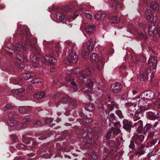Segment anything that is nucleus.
Listing matches in <instances>:
<instances>
[{"instance_id": "obj_1", "label": "nucleus", "mask_w": 160, "mask_h": 160, "mask_svg": "<svg viewBox=\"0 0 160 160\" xmlns=\"http://www.w3.org/2000/svg\"><path fill=\"white\" fill-rule=\"evenodd\" d=\"M158 93H154L153 92L147 91L141 93L138 97L134 98L132 99L130 102L127 103L128 105L133 106L134 107H137L148 109L149 106L147 102L151 101L154 98L155 95Z\"/></svg>"}, {"instance_id": "obj_2", "label": "nucleus", "mask_w": 160, "mask_h": 160, "mask_svg": "<svg viewBox=\"0 0 160 160\" xmlns=\"http://www.w3.org/2000/svg\"><path fill=\"white\" fill-rule=\"evenodd\" d=\"M108 101L103 100L102 102L100 103L99 107L101 108L99 111V115L101 118L103 120H106L108 117V112L106 109L104 110V108L106 106L107 108L110 110L112 111L114 108L117 109L118 108V106L116 102L113 101L111 96L108 95L107 97Z\"/></svg>"}, {"instance_id": "obj_3", "label": "nucleus", "mask_w": 160, "mask_h": 160, "mask_svg": "<svg viewBox=\"0 0 160 160\" xmlns=\"http://www.w3.org/2000/svg\"><path fill=\"white\" fill-rule=\"evenodd\" d=\"M66 44L68 51L71 50V52L69 55L68 59L65 61L64 62L67 64H70L72 63H76L77 61L78 56L76 53L72 50L74 44L70 42H66Z\"/></svg>"}, {"instance_id": "obj_4", "label": "nucleus", "mask_w": 160, "mask_h": 160, "mask_svg": "<svg viewBox=\"0 0 160 160\" xmlns=\"http://www.w3.org/2000/svg\"><path fill=\"white\" fill-rule=\"evenodd\" d=\"M95 70L94 67L92 65H91L87 67L86 70L80 71L79 68H76L73 70H72V72L73 74H78L77 77L79 78V79L82 80L84 76L87 75V76L89 75L92 74Z\"/></svg>"}, {"instance_id": "obj_5", "label": "nucleus", "mask_w": 160, "mask_h": 160, "mask_svg": "<svg viewBox=\"0 0 160 160\" xmlns=\"http://www.w3.org/2000/svg\"><path fill=\"white\" fill-rule=\"evenodd\" d=\"M95 42L90 41L87 44V46L84 47L81 52V55L84 58H87V56L90 53L94 48Z\"/></svg>"}, {"instance_id": "obj_6", "label": "nucleus", "mask_w": 160, "mask_h": 160, "mask_svg": "<svg viewBox=\"0 0 160 160\" xmlns=\"http://www.w3.org/2000/svg\"><path fill=\"white\" fill-rule=\"evenodd\" d=\"M101 91L100 89L98 88H97L93 89L91 93L88 90H86L85 91V94L90 100L91 101V98L92 96L97 98L100 95Z\"/></svg>"}, {"instance_id": "obj_7", "label": "nucleus", "mask_w": 160, "mask_h": 160, "mask_svg": "<svg viewBox=\"0 0 160 160\" xmlns=\"http://www.w3.org/2000/svg\"><path fill=\"white\" fill-rule=\"evenodd\" d=\"M148 32L150 36L158 33L160 37V26L154 24L153 25L149 26L148 29Z\"/></svg>"}, {"instance_id": "obj_8", "label": "nucleus", "mask_w": 160, "mask_h": 160, "mask_svg": "<svg viewBox=\"0 0 160 160\" xmlns=\"http://www.w3.org/2000/svg\"><path fill=\"white\" fill-rule=\"evenodd\" d=\"M146 18L149 22H154L158 19L157 17L154 16L152 13V11L151 9H147L144 12Z\"/></svg>"}, {"instance_id": "obj_9", "label": "nucleus", "mask_w": 160, "mask_h": 160, "mask_svg": "<svg viewBox=\"0 0 160 160\" xmlns=\"http://www.w3.org/2000/svg\"><path fill=\"white\" fill-rule=\"evenodd\" d=\"M43 61L47 64L54 65L56 63L57 60L54 57L47 55L45 57Z\"/></svg>"}, {"instance_id": "obj_10", "label": "nucleus", "mask_w": 160, "mask_h": 160, "mask_svg": "<svg viewBox=\"0 0 160 160\" xmlns=\"http://www.w3.org/2000/svg\"><path fill=\"white\" fill-rule=\"evenodd\" d=\"M122 88V85L119 83H115L112 84L110 88L111 90L114 93H118Z\"/></svg>"}, {"instance_id": "obj_11", "label": "nucleus", "mask_w": 160, "mask_h": 160, "mask_svg": "<svg viewBox=\"0 0 160 160\" xmlns=\"http://www.w3.org/2000/svg\"><path fill=\"white\" fill-rule=\"evenodd\" d=\"M148 63L152 69H154L156 68L157 65V59L154 56L150 57L148 61Z\"/></svg>"}, {"instance_id": "obj_12", "label": "nucleus", "mask_w": 160, "mask_h": 160, "mask_svg": "<svg viewBox=\"0 0 160 160\" xmlns=\"http://www.w3.org/2000/svg\"><path fill=\"white\" fill-rule=\"evenodd\" d=\"M20 28V26H18V32H20V34L21 35L23 36L25 35L29 36L30 32L28 28L26 26H21L20 27L21 30Z\"/></svg>"}, {"instance_id": "obj_13", "label": "nucleus", "mask_w": 160, "mask_h": 160, "mask_svg": "<svg viewBox=\"0 0 160 160\" xmlns=\"http://www.w3.org/2000/svg\"><path fill=\"white\" fill-rule=\"evenodd\" d=\"M30 58L33 67L35 68L38 67L39 65V61L36 55L34 53H31L30 56Z\"/></svg>"}, {"instance_id": "obj_14", "label": "nucleus", "mask_w": 160, "mask_h": 160, "mask_svg": "<svg viewBox=\"0 0 160 160\" xmlns=\"http://www.w3.org/2000/svg\"><path fill=\"white\" fill-rule=\"evenodd\" d=\"M123 128L129 132H130L132 123L126 119H124L122 122Z\"/></svg>"}, {"instance_id": "obj_15", "label": "nucleus", "mask_w": 160, "mask_h": 160, "mask_svg": "<svg viewBox=\"0 0 160 160\" xmlns=\"http://www.w3.org/2000/svg\"><path fill=\"white\" fill-rule=\"evenodd\" d=\"M14 52L17 50L21 52H23L25 50V47L22 44L19 43H17L15 46L14 48L13 49Z\"/></svg>"}, {"instance_id": "obj_16", "label": "nucleus", "mask_w": 160, "mask_h": 160, "mask_svg": "<svg viewBox=\"0 0 160 160\" xmlns=\"http://www.w3.org/2000/svg\"><path fill=\"white\" fill-rule=\"evenodd\" d=\"M94 17L97 20L100 21L108 17V15L105 13L97 12L95 13Z\"/></svg>"}, {"instance_id": "obj_17", "label": "nucleus", "mask_w": 160, "mask_h": 160, "mask_svg": "<svg viewBox=\"0 0 160 160\" xmlns=\"http://www.w3.org/2000/svg\"><path fill=\"white\" fill-rule=\"evenodd\" d=\"M78 16V14H75L73 16H70L67 18L65 22H63V23L67 25L69 28H71L72 27V25L71 24L69 23L72 20L75 19Z\"/></svg>"}, {"instance_id": "obj_18", "label": "nucleus", "mask_w": 160, "mask_h": 160, "mask_svg": "<svg viewBox=\"0 0 160 160\" xmlns=\"http://www.w3.org/2000/svg\"><path fill=\"white\" fill-rule=\"evenodd\" d=\"M150 70L148 69L145 72L141 74L139 76L140 80L142 81H144L148 78V74L150 73Z\"/></svg>"}, {"instance_id": "obj_19", "label": "nucleus", "mask_w": 160, "mask_h": 160, "mask_svg": "<svg viewBox=\"0 0 160 160\" xmlns=\"http://www.w3.org/2000/svg\"><path fill=\"white\" fill-rule=\"evenodd\" d=\"M118 0H114V2L116 3V6L112 7V9L116 12H118L119 11V8L120 10H122L123 8V5L121 2H118Z\"/></svg>"}, {"instance_id": "obj_20", "label": "nucleus", "mask_w": 160, "mask_h": 160, "mask_svg": "<svg viewBox=\"0 0 160 160\" xmlns=\"http://www.w3.org/2000/svg\"><path fill=\"white\" fill-rule=\"evenodd\" d=\"M88 76H89V75L87 76V75H86L84 77L82 78V82L85 83H86V82L87 85L88 87H91L93 85L94 81L91 79H88V78H87V77Z\"/></svg>"}, {"instance_id": "obj_21", "label": "nucleus", "mask_w": 160, "mask_h": 160, "mask_svg": "<svg viewBox=\"0 0 160 160\" xmlns=\"http://www.w3.org/2000/svg\"><path fill=\"white\" fill-rule=\"evenodd\" d=\"M150 7L153 10L159 12L160 10V4L155 2H152L150 4Z\"/></svg>"}, {"instance_id": "obj_22", "label": "nucleus", "mask_w": 160, "mask_h": 160, "mask_svg": "<svg viewBox=\"0 0 160 160\" xmlns=\"http://www.w3.org/2000/svg\"><path fill=\"white\" fill-rule=\"evenodd\" d=\"M138 126V129H141L143 127L142 122L141 120H139L136 119H134V122L132 123V126Z\"/></svg>"}, {"instance_id": "obj_23", "label": "nucleus", "mask_w": 160, "mask_h": 160, "mask_svg": "<svg viewBox=\"0 0 160 160\" xmlns=\"http://www.w3.org/2000/svg\"><path fill=\"white\" fill-rule=\"evenodd\" d=\"M89 134H88L87 136V137L86 138H84V141H86V144L85 146V147H87L89 148L90 147V145L92 144V143H94V140L92 139H90L89 138H88V137H89Z\"/></svg>"}, {"instance_id": "obj_24", "label": "nucleus", "mask_w": 160, "mask_h": 160, "mask_svg": "<svg viewBox=\"0 0 160 160\" xmlns=\"http://www.w3.org/2000/svg\"><path fill=\"white\" fill-rule=\"evenodd\" d=\"M35 42H33V44H31V47L32 49L33 50H35L36 52L39 54H40V48L37 45V38L35 39Z\"/></svg>"}, {"instance_id": "obj_25", "label": "nucleus", "mask_w": 160, "mask_h": 160, "mask_svg": "<svg viewBox=\"0 0 160 160\" xmlns=\"http://www.w3.org/2000/svg\"><path fill=\"white\" fill-rule=\"evenodd\" d=\"M135 108V109L137 110V111L135 112L134 116L138 118V119H139L140 118V116H139V114H141L142 112L147 109L143 108H138L137 107V106H136V107Z\"/></svg>"}, {"instance_id": "obj_26", "label": "nucleus", "mask_w": 160, "mask_h": 160, "mask_svg": "<svg viewBox=\"0 0 160 160\" xmlns=\"http://www.w3.org/2000/svg\"><path fill=\"white\" fill-rule=\"evenodd\" d=\"M31 121V119L30 118H24L23 119V122H24L22 124H20L18 125V128H26L27 126V123Z\"/></svg>"}, {"instance_id": "obj_27", "label": "nucleus", "mask_w": 160, "mask_h": 160, "mask_svg": "<svg viewBox=\"0 0 160 160\" xmlns=\"http://www.w3.org/2000/svg\"><path fill=\"white\" fill-rule=\"evenodd\" d=\"M95 30V26L93 25H90L86 28V32L88 34L93 33Z\"/></svg>"}, {"instance_id": "obj_28", "label": "nucleus", "mask_w": 160, "mask_h": 160, "mask_svg": "<svg viewBox=\"0 0 160 160\" xmlns=\"http://www.w3.org/2000/svg\"><path fill=\"white\" fill-rule=\"evenodd\" d=\"M35 75L31 73H25L22 75V78L24 80H28L34 77Z\"/></svg>"}, {"instance_id": "obj_29", "label": "nucleus", "mask_w": 160, "mask_h": 160, "mask_svg": "<svg viewBox=\"0 0 160 160\" xmlns=\"http://www.w3.org/2000/svg\"><path fill=\"white\" fill-rule=\"evenodd\" d=\"M16 57L17 59L22 62L26 63L27 62L26 58L22 55V54L17 53L16 54Z\"/></svg>"}, {"instance_id": "obj_30", "label": "nucleus", "mask_w": 160, "mask_h": 160, "mask_svg": "<svg viewBox=\"0 0 160 160\" xmlns=\"http://www.w3.org/2000/svg\"><path fill=\"white\" fill-rule=\"evenodd\" d=\"M99 61L98 62L97 66V68L99 71H101L103 68L104 64V60L103 59H99Z\"/></svg>"}, {"instance_id": "obj_31", "label": "nucleus", "mask_w": 160, "mask_h": 160, "mask_svg": "<svg viewBox=\"0 0 160 160\" xmlns=\"http://www.w3.org/2000/svg\"><path fill=\"white\" fill-rule=\"evenodd\" d=\"M45 95L44 92H42L35 94L34 95V98L36 99H41L45 97Z\"/></svg>"}, {"instance_id": "obj_32", "label": "nucleus", "mask_w": 160, "mask_h": 160, "mask_svg": "<svg viewBox=\"0 0 160 160\" xmlns=\"http://www.w3.org/2000/svg\"><path fill=\"white\" fill-rule=\"evenodd\" d=\"M31 110V108L27 106H22L19 107V110L20 112L23 114Z\"/></svg>"}, {"instance_id": "obj_33", "label": "nucleus", "mask_w": 160, "mask_h": 160, "mask_svg": "<svg viewBox=\"0 0 160 160\" xmlns=\"http://www.w3.org/2000/svg\"><path fill=\"white\" fill-rule=\"evenodd\" d=\"M109 21L112 23H118L119 22V18L116 16H112L109 18Z\"/></svg>"}, {"instance_id": "obj_34", "label": "nucleus", "mask_w": 160, "mask_h": 160, "mask_svg": "<svg viewBox=\"0 0 160 160\" xmlns=\"http://www.w3.org/2000/svg\"><path fill=\"white\" fill-rule=\"evenodd\" d=\"M90 59L92 62H97L98 61V55L95 53L92 54L90 56Z\"/></svg>"}, {"instance_id": "obj_35", "label": "nucleus", "mask_w": 160, "mask_h": 160, "mask_svg": "<svg viewBox=\"0 0 160 160\" xmlns=\"http://www.w3.org/2000/svg\"><path fill=\"white\" fill-rule=\"evenodd\" d=\"M85 108L86 110L90 111H92L95 109L93 106L90 103L86 104L85 105Z\"/></svg>"}, {"instance_id": "obj_36", "label": "nucleus", "mask_w": 160, "mask_h": 160, "mask_svg": "<svg viewBox=\"0 0 160 160\" xmlns=\"http://www.w3.org/2000/svg\"><path fill=\"white\" fill-rule=\"evenodd\" d=\"M56 15L57 19L60 21L62 20L65 18V15L62 12H57Z\"/></svg>"}, {"instance_id": "obj_37", "label": "nucleus", "mask_w": 160, "mask_h": 160, "mask_svg": "<svg viewBox=\"0 0 160 160\" xmlns=\"http://www.w3.org/2000/svg\"><path fill=\"white\" fill-rule=\"evenodd\" d=\"M73 79V78H70L69 77L65 79V81L67 83H68V84H70L71 85L73 86H75L76 83L75 82H72Z\"/></svg>"}, {"instance_id": "obj_38", "label": "nucleus", "mask_w": 160, "mask_h": 160, "mask_svg": "<svg viewBox=\"0 0 160 160\" xmlns=\"http://www.w3.org/2000/svg\"><path fill=\"white\" fill-rule=\"evenodd\" d=\"M8 123L9 125L11 126H14L17 123V121L12 119H9L8 121Z\"/></svg>"}, {"instance_id": "obj_39", "label": "nucleus", "mask_w": 160, "mask_h": 160, "mask_svg": "<svg viewBox=\"0 0 160 160\" xmlns=\"http://www.w3.org/2000/svg\"><path fill=\"white\" fill-rule=\"evenodd\" d=\"M71 98L68 96H66L63 98L62 101V102L63 104H66L70 102Z\"/></svg>"}, {"instance_id": "obj_40", "label": "nucleus", "mask_w": 160, "mask_h": 160, "mask_svg": "<svg viewBox=\"0 0 160 160\" xmlns=\"http://www.w3.org/2000/svg\"><path fill=\"white\" fill-rule=\"evenodd\" d=\"M111 132L115 135H117L121 132V130L118 128L115 129L114 128H112Z\"/></svg>"}, {"instance_id": "obj_41", "label": "nucleus", "mask_w": 160, "mask_h": 160, "mask_svg": "<svg viewBox=\"0 0 160 160\" xmlns=\"http://www.w3.org/2000/svg\"><path fill=\"white\" fill-rule=\"evenodd\" d=\"M42 82V80L40 79L39 78H36L31 80V82L32 83H38L40 82L41 83Z\"/></svg>"}, {"instance_id": "obj_42", "label": "nucleus", "mask_w": 160, "mask_h": 160, "mask_svg": "<svg viewBox=\"0 0 160 160\" xmlns=\"http://www.w3.org/2000/svg\"><path fill=\"white\" fill-rule=\"evenodd\" d=\"M33 126L35 127H37L39 126H40L42 125V123L39 120L36 121L33 124Z\"/></svg>"}, {"instance_id": "obj_43", "label": "nucleus", "mask_w": 160, "mask_h": 160, "mask_svg": "<svg viewBox=\"0 0 160 160\" xmlns=\"http://www.w3.org/2000/svg\"><path fill=\"white\" fill-rule=\"evenodd\" d=\"M115 117L114 114L112 113L110 114L109 117V119L111 122H112L113 120H115Z\"/></svg>"}, {"instance_id": "obj_44", "label": "nucleus", "mask_w": 160, "mask_h": 160, "mask_svg": "<svg viewBox=\"0 0 160 160\" xmlns=\"http://www.w3.org/2000/svg\"><path fill=\"white\" fill-rule=\"evenodd\" d=\"M116 113L120 118H123L122 114L121 111L117 110L116 111Z\"/></svg>"}, {"instance_id": "obj_45", "label": "nucleus", "mask_w": 160, "mask_h": 160, "mask_svg": "<svg viewBox=\"0 0 160 160\" xmlns=\"http://www.w3.org/2000/svg\"><path fill=\"white\" fill-rule=\"evenodd\" d=\"M72 8V6L71 5L67 6L64 7L63 10L65 11H70Z\"/></svg>"}, {"instance_id": "obj_46", "label": "nucleus", "mask_w": 160, "mask_h": 160, "mask_svg": "<svg viewBox=\"0 0 160 160\" xmlns=\"http://www.w3.org/2000/svg\"><path fill=\"white\" fill-rule=\"evenodd\" d=\"M138 35L139 37L145 40H146L147 39L146 36L140 32L138 33Z\"/></svg>"}, {"instance_id": "obj_47", "label": "nucleus", "mask_w": 160, "mask_h": 160, "mask_svg": "<svg viewBox=\"0 0 160 160\" xmlns=\"http://www.w3.org/2000/svg\"><path fill=\"white\" fill-rule=\"evenodd\" d=\"M12 108V106L10 104H8L3 108V110L5 111L11 109Z\"/></svg>"}, {"instance_id": "obj_48", "label": "nucleus", "mask_w": 160, "mask_h": 160, "mask_svg": "<svg viewBox=\"0 0 160 160\" xmlns=\"http://www.w3.org/2000/svg\"><path fill=\"white\" fill-rule=\"evenodd\" d=\"M85 17L88 19L91 20L92 18V15L89 13H87L85 14Z\"/></svg>"}, {"instance_id": "obj_49", "label": "nucleus", "mask_w": 160, "mask_h": 160, "mask_svg": "<svg viewBox=\"0 0 160 160\" xmlns=\"http://www.w3.org/2000/svg\"><path fill=\"white\" fill-rule=\"evenodd\" d=\"M92 120L91 118H83L82 119V122H85L87 123H90L92 122Z\"/></svg>"}, {"instance_id": "obj_50", "label": "nucleus", "mask_w": 160, "mask_h": 160, "mask_svg": "<svg viewBox=\"0 0 160 160\" xmlns=\"http://www.w3.org/2000/svg\"><path fill=\"white\" fill-rule=\"evenodd\" d=\"M152 125L149 124H147L144 127V129L147 132L149 129L151 128Z\"/></svg>"}, {"instance_id": "obj_51", "label": "nucleus", "mask_w": 160, "mask_h": 160, "mask_svg": "<svg viewBox=\"0 0 160 160\" xmlns=\"http://www.w3.org/2000/svg\"><path fill=\"white\" fill-rule=\"evenodd\" d=\"M53 120L52 118H47L45 119V122L47 123H49L52 122Z\"/></svg>"}, {"instance_id": "obj_52", "label": "nucleus", "mask_w": 160, "mask_h": 160, "mask_svg": "<svg viewBox=\"0 0 160 160\" xmlns=\"http://www.w3.org/2000/svg\"><path fill=\"white\" fill-rule=\"evenodd\" d=\"M139 60L143 62H145L146 61V58L143 56H141L140 58H139Z\"/></svg>"}, {"instance_id": "obj_53", "label": "nucleus", "mask_w": 160, "mask_h": 160, "mask_svg": "<svg viewBox=\"0 0 160 160\" xmlns=\"http://www.w3.org/2000/svg\"><path fill=\"white\" fill-rule=\"evenodd\" d=\"M88 155L89 157H90V158H94V159H97V156H95V155L94 157H93L94 156V154L93 153H89Z\"/></svg>"}, {"instance_id": "obj_54", "label": "nucleus", "mask_w": 160, "mask_h": 160, "mask_svg": "<svg viewBox=\"0 0 160 160\" xmlns=\"http://www.w3.org/2000/svg\"><path fill=\"white\" fill-rule=\"evenodd\" d=\"M61 95V93L58 92L56 93L53 96V98L55 99H56L58 98Z\"/></svg>"}, {"instance_id": "obj_55", "label": "nucleus", "mask_w": 160, "mask_h": 160, "mask_svg": "<svg viewBox=\"0 0 160 160\" xmlns=\"http://www.w3.org/2000/svg\"><path fill=\"white\" fill-rule=\"evenodd\" d=\"M129 148L131 149H133L135 147V145L134 142H131L130 144L129 145Z\"/></svg>"}, {"instance_id": "obj_56", "label": "nucleus", "mask_w": 160, "mask_h": 160, "mask_svg": "<svg viewBox=\"0 0 160 160\" xmlns=\"http://www.w3.org/2000/svg\"><path fill=\"white\" fill-rule=\"evenodd\" d=\"M18 148L19 149L20 148H23L25 147V146L22 144L20 143L17 146Z\"/></svg>"}, {"instance_id": "obj_57", "label": "nucleus", "mask_w": 160, "mask_h": 160, "mask_svg": "<svg viewBox=\"0 0 160 160\" xmlns=\"http://www.w3.org/2000/svg\"><path fill=\"white\" fill-rule=\"evenodd\" d=\"M112 133V132H111V130L110 132L108 133L106 137V138L107 139H109L110 138V137L111 136V134Z\"/></svg>"}, {"instance_id": "obj_58", "label": "nucleus", "mask_w": 160, "mask_h": 160, "mask_svg": "<svg viewBox=\"0 0 160 160\" xmlns=\"http://www.w3.org/2000/svg\"><path fill=\"white\" fill-rule=\"evenodd\" d=\"M144 138V136L143 135H140L138 136L139 139L141 141L143 140Z\"/></svg>"}, {"instance_id": "obj_59", "label": "nucleus", "mask_w": 160, "mask_h": 160, "mask_svg": "<svg viewBox=\"0 0 160 160\" xmlns=\"http://www.w3.org/2000/svg\"><path fill=\"white\" fill-rule=\"evenodd\" d=\"M32 88V86H30L27 88L26 89V91L27 92H28L30 91V90H31Z\"/></svg>"}, {"instance_id": "obj_60", "label": "nucleus", "mask_w": 160, "mask_h": 160, "mask_svg": "<svg viewBox=\"0 0 160 160\" xmlns=\"http://www.w3.org/2000/svg\"><path fill=\"white\" fill-rule=\"evenodd\" d=\"M17 67L18 68V71L19 72H21L22 70V69L20 68L21 66L20 64H17Z\"/></svg>"}, {"instance_id": "obj_61", "label": "nucleus", "mask_w": 160, "mask_h": 160, "mask_svg": "<svg viewBox=\"0 0 160 160\" xmlns=\"http://www.w3.org/2000/svg\"><path fill=\"white\" fill-rule=\"evenodd\" d=\"M71 105L73 106H74L76 104V101L75 100H72L71 103Z\"/></svg>"}, {"instance_id": "obj_62", "label": "nucleus", "mask_w": 160, "mask_h": 160, "mask_svg": "<svg viewBox=\"0 0 160 160\" xmlns=\"http://www.w3.org/2000/svg\"><path fill=\"white\" fill-rule=\"evenodd\" d=\"M118 125H120V126H121L120 125V123L119 122H117L114 123V126H116Z\"/></svg>"}, {"instance_id": "obj_63", "label": "nucleus", "mask_w": 160, "mask_h": 160, "mask_svg": "<svg viewBox=\"0 0 160 160\" xmlns=\"http://www.w3.org/2000/svg\"><path fill=\"white\" fill-rule=\"evenodd\" d=\"M155 117L154 116L152 115V116H150L149 117V118L150 120H154V119H155Z\"/></svg>"}, {"instance_id": "obj_64", "label": "nucleus", "mask_w": 160, "mask_h": 160, "mask_svg": "<svg viewBox=\"0 0 160 160\" xmlns=\"http://www.w3.org/2000/svg\"><path fill=\"white\" fill-rule=\"evenodd\" d=\"M50 70L51 72H53L55 71V68H50Z\"/></svg>"}]
</instances>
